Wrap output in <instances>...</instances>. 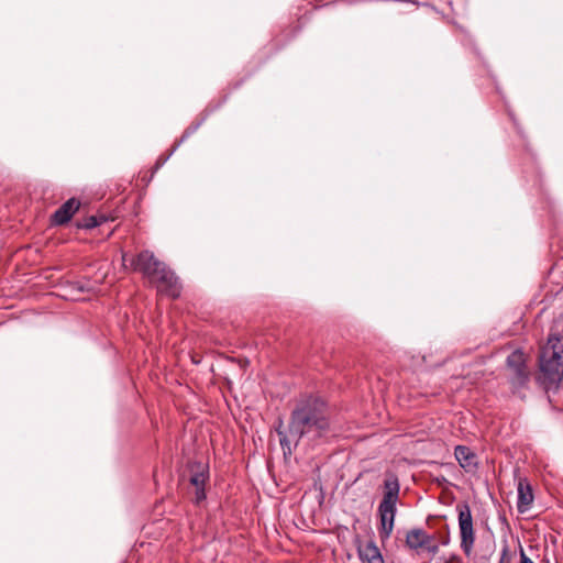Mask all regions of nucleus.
Here are the masks:
<instances>
[{
	"mask_svg": "<svg viewBox=\"0 0 563 563\" xmlns=\"http://www.w3.org/2000/svg\"><path fill=\"white\" fill-rule=\"evenodd\" d=\"M99 225V221L95 216L85 219L84 223L79 224L80 228L93 229Z\"/></svg>",
	"mask_w": 563,
	"mask_h": 563,
	"instance_id": "obj_15",
	"label": "nucleus"
},
{
	"mask_svg": "<svg viewBox=\"0 0 563 563\" xmlns=\"http://www.w3.org/2000/svg\"><path fill=\"white\" fill-rule=\"evenodd\" d=\"M330 422L327 405L317 397H307L299 400L290 415L288 432L283 429L280 420L276 432L285 455H290L292 448L307 437L314 441L327 435Z\"/></svg>",
	"mask_w": 563,
	"mask_h": 563,
	"instance_id": "obj_1",
	"label": "nucleus"
},
{
	"mask_svg": "<svg viewBox=\"0 0 563 563\" xmlns=\"http://www.w3.org/2000/svg\"><path fill=\"white\" fill-rule=\"evenodd\" d=\"M430 554L434 555L439 552V544L434 541V537L432 536V541H429L423 547Z\"/></svg>",
	"mask_w": 563,
	"mask_h": 563,
	"instance_id": "obj_16",
	"label": "nucleus"
},
{
	"mask_svg": "<svg viewBox=\"0 0 563 563\" xmlns=\"http://www.w3.org/2000/svg\"><path fill=\"white\" fill-rule=\"evenodd\" d=\"M122 260L123 262L128 261V255L125 253L122 255Z\"/></svg>",
	"mask_w": 563,
	"mask_h": 563,
	"instance_id": "obj_20",
	"label": "nucleus"
},
{
	"mask_svg": "<svg viewBox=\"0 0 563 563\" xmlns=\"http://www.w3.org/2000/svg\"><path fill=\"white\" fill-rule=\"evenodd\" d=\"M207 481V474L205 472H198L191 475L190 484L195 487H205Z\"/></svg>",
	"mask_w": 563,
	"mask_h": 563,
	"instance_id": "obj_14",
	"label": "nucleus"
},
{
	"mask_svg": "<svg viewBox=\"0 0 563 563\" xmlns=\"http://www.w3.org/2000/svg\"><path fill=\"white\" fill-rule=\"evenodd\" d=\"M358 555L362 561L367 563H385L384 558L374 542H367L364 547L358 548Z\"/></svg>",
	"mask_w": 563,
	"mask_h": 563,
	"instance_id": "obj_12",
	"label": "nucleus"
},
{
	"mask_svg": "<svg viewBox=\"0 0 563 563\" xmlns=\"http://www.w3.org/2000/svg\"><path fill=\"white\" fill-rule=\"evenodd\" d=\"M533 503V492L527 481H520L518 484L517 509L520 514L527 512Z\"/></svg>",
	"mask_w": 563,
	"mask_h": 563,
	"instance_id": "obj_9",
	"label": "nucleus"
},
{
	"mask_svg": "<svg viewBox=\"0 0 563 563\" xmlns=\"http://www.w3.org/2000/svg\"><path fill=\"white\" fill-rule=\"evenodd\" d=\"M506 368L514 388H522L528 384L530 371L527 367V358L522 351L515 350L508 355Z\"/></svg>",
	"mask_w": 563,
	"mask_h": 563,
	"instance_id": "obj_4",
	"label": "nucleus"
},
{
	"mask_svg": "<svg viewBox=\"0 0 563 563\" xmlns=\"http://www.w3.org/2000/svg\"><path fill=\"white\" fill-rule=\"evenodd\" d=\"M459 526L461 532V545L465 553L468 554L474 542V534L472 515L467 505H464L459 509Z\"/></svg>",
	"mask_w": 563,
	"mask_h": 563,
	"instance_id": "obj_7",
	"label": "nucleus"
},
{
	"mask_svg": "<svg viewBox=\"0 0 563 563\" xmlns=\"http://www.w3.org/2000/svg\"><path fill=\"white\" fill-rule=\"evenodd\" d=\"M195 501L199 504L206 498L205 487H195Z\"/></svg>",
	"mask_w": 563,
	"mask_h": 563,
	"instance_id": "obj_17",
	"label": "nucleus"
},
{
	"mask_svg": "<svg viewBox=\"0 0 563 563\" xmlns=\"http://www.w3.org/2000/svg\"><path fill=\"white\" fill-rule=\"evenodd\" d=\"M399 490L398 477L394 474H388L384 481V496L377 509L380 523L378 532L383 542L390 538L394 530Z\"/></svg>",
	"mask_w": 563,
	"mask_h": 563,
	"instance_id": "obj_2",
	"label": "nucleus"
},
{
	"mask_svg": "<svg viewBox=\"0 0 563 563\" xmlns=\"http://www.w3.org/2000/svg\"><path fill=\"white\" fill-rule=\"evenodd\" d=\"M540 371L543 384H558L563 378V343L559 339L555 342L549 340L540 353Z\"/></svg>",
	"mask_w": 563,
	"mask_h": 563,
	"instance_id": "obj_3",
	"label": "nucleus"
},
{
	"mask_svg": "<svg viewBox=\"0 0 563 563\" xmlns=\"http://www.w3.org/2000/svg\"><path fill=\"white\" fill-rule=\"evenodd\" d=\"M157 291L170 298H178L181 292V284L175 273L166 266V264L159 268L153 279H150Z\"/></svg>",
	"mask_w": 563,
	"mask_h": 563,
	"instance_id": "obj_5",
	"label": "nucleus"
},
{
	"mask_svg": "<svg viewBox=\"0 0 563 563\" xmlns=\"http://www.w3.org/2000/svg\"><path fill=\"white\" fill-rule=\"evenodd\" d=\"M475 563H488V561L486 559H479Z\"/></svg>",
	"mask_w": 563,
	"mask_h": 563,
	"instance_id": "obj_19",
	"label": "nucleus"
},
{
	"mask_svg": "<svg viewBox=\"0 0 563 563\" xmlns=\"http://www.w3.org/2000/svg\"><path fill=\"white\" fill-rule=\"evenodd\" d=\"M130 265L134 272L142 273L150 280L155 277L165 263L156 258L153 252L144 250L131 258Z\"/></svg>",
	"mask_w": 563,
	"mask_h": 563,
	"instance_id": "obj_6",
	"label": "nucleus"
},
{
	"mask_svg": "<svg viewBox=\"0 0 563 563\" xmlns=\"http://www.w3.org/2000/svg\"><path fill=\"white\" fill-rule=\"evenodd\" d=\"M429 541H432V536L420 528L411 529L406 534V545L411 550H418Z\"/></svg>",
	"mask_w": 563,
	"mask_h": 563,
	"instance_id": "obj_11",
	"label": "nucleus"
},
{
	"mask_svg": "<svg viewBox=\"0 0 563 563\" xmlns=\"http://www.w3.org/2000/svg\"><path fill=\"white\" fill-rule=\"evenodd\" d=\"M519 548H520V563H534L532 560H530V559L526 555V553H525L523 549H522L521 547H519Z\"/></svg>",
	"mask_w": 563,
	"mask_h": 563,
	"instance_id": "obj_18",
	"label": "nucleus"
},
{
	"mask_svg": "<svg viewBox=\"0 0 563 563\" xmlns=\"http://www.w3.org/2000/svg\"><path fill=\"white\" fill-rule=\"evenodd\" d=\"M455 459L466 472H473L476 467V455L465 445H457L454 450Z\"/></svg>",
	"mask_w": 563,
	"mask_h": 563,
	"instance_id": "obj_10",
	"label": "nucleus"
},
{
	"mask_svg": "<svg viewBox=\"0 0 563 563\" xmlns=\"http://www.w3.org/2000/svg\"><path fill=\"white\" fill-rule=\"evenodd\" d=\"M516 550H511L508 545H504L501 555L498 563H512V560L516 558Z\"/></svg>",
	"mask_w": 563,
	"mask_h": 563,
	"instance_id": "obj_13",
	"label": "nucleus"
},
{
	"mask_svg": "<svg viewBox=\"0 0 563 563\" xmlns=\"http://www.w3.org/2000/svg\"><path fill=\"white\" fill-rule=\"evenodd\" d=\"M79 200H77L76 198L68 199L52 216L53 223L57 225L66 224L75 214V212L79 209Z\"/></svg>",
	"mask_w": 563,
	"mask_h": 563,
	"instance_id": "obj_8",
	"label": "nucleus"
}]
</instances>
